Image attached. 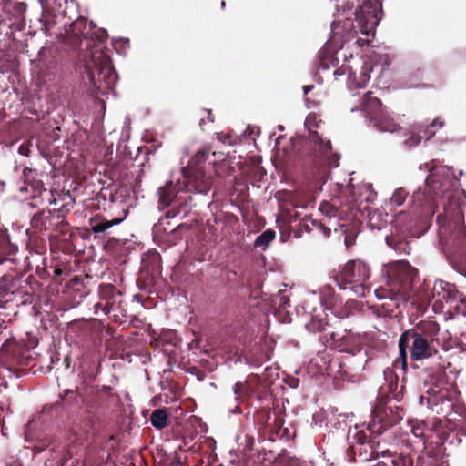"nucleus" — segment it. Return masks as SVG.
Returning <instances> with one entry per match:
<instances>
[{
    "label": "nucleus",
    "mask_w": 466,
    "mask_h": 466,
    "mask_svg": "<svg viewBox=\"0 0 466 466\" xmlns=\"http://www.w3.org/2000/svg\"><path fill=\"white\" fill-rule=\"evenodd\" d=\"M42 8V16L38 19L41 29L47 31V24L52 19L68 18L65 22V42L73 48H80L86 44L83 54L84 79L90 84L93 93L105 94L112 89L117 80L111 57L102 50L99 45L108 37L106 29L99 28L94 31L96 25L86 17L78 15V6L75 0H38ZM52 23H56L53 20Z\"/></svg>",
    "instance_id": "obj_1"
},
{
    "label": "nucleus",
    "mask_w": 466,
    "mask_h": 466,
    "mask_svg": "<svg viewBox=\"0 0 466 466\" xmlns=\"http://www.w3.org/2000/svg\"><path fill=\"white\" fill-rule=\"evenodd\" d=\"M111 390L110 386L105 385L76 387L75 390L66 389L59 392L57 401L43 407L42 413L54 416L65 410L68 414L81 418L90 429H95L96 420L100 417L102 393L108 394Z\"/></svg>",
    "instance_id": "obj_2"
},
{
    "label": "nucleus",
    "mask_w": 466,
    "mask_h": 466,
    "mask_svg": "<svg viewBox=\"0 0 466 466\" xmlns=\"http://www.w3.org/2000/svg\"><path fill=\"white\" fill-rule=\"evenodd\" d=\"M429 175L424 187H420L411 196L412 206L420 210L425 223L432 219L438 210V200L446 198L451 200V190L460 187V179L455 177L451 167L438 166L436 161L425 164Z\"/></svg>",
    "instance_id": "obj_3"
},
{
    "label": "nucleus",
    "mask_w": 466,
    "mask_h": 466,
    "mask_svg": "<svg viewBox=\"0 0 466 466\" xmlns=\"http://www.w3.org/2000/svg\"><path fill=\"white\" fill-rule=\"evenodd\" d=\"M208 159V153L205 149H199L189 160L187 167L181 168L183 180L177 179L174 184L167 181L163 187L157 189L158 206L160 208L169 207L179 192L193 191L201 195H207L212 187V178L208 176L199 166Z\"/></svg>",
    "instance_id": "obj_4"
},
{
    "label": "nucleus",
    "mask_w": 466,
    "mask_h": 466,
    "mask_svg": "<svg viewBox=\"0 0 466 466\" xmlns=\"http://www.w3.org/2000/svg\"><path fill=\"white\" fill-rule=\"evenodd\" d=\"M382 4L381 2H373L372 0H363V5L356 6L354 11L345 13L338 16V20L331 23V29L334 31L336 26H339L342 23L343 29H353L355 32H360L366 35L367 38L358 37L356 43L359 46L368 45L370 36L372 38L375 35V27L378 25L381 19Z\"/></svg>",
    "instance_id": "obj_5"
},
{
    "label": "nucleus",
    "mask_w": 466,
    "mask_h": 466,
    "mask_svg": "<svg viewBox=\"0 0 466 466\" xmlns=\"http://www.w3.org/2000/svg\"><path fill=\"white\" fill-rule=\"evenodd\" d=\"M445 383L444 365L439 364L432 375L428 376L425 380V385H429V388L426 390L427 396L420 395V403L423 405L425 401L432 412L442 415L449 420H456L452 417V415L457 413L453 412V401L449 395Z\"/></svg>",
    "instance_id": "obj_6"
},
{
    "label": "nucleus",
    "mask_w": 466,
    "mask_h": 466,
    "mask_svg": "<svg viewBox=\"0 0 466 466\" xmlns=\"http://www.w3.org/2000/svg\"><path fill=\"white\" fill-rule=\"evenodd\" d=\"M61 201L59 208H44L35 213L30 219L32 228L37 232H49V235L65 234L68 228L66 215L73 208L75 201L69 192L62 197Z\"/></svg>",
    "instance_id": "obj_7"
},
{
    "label": "nucleus",
    "mask_w": 466,
    "mask_h": 466,
    "mask_svg": "<svg viewBox=\"0 0 466 466\" xmlns=\"http://www.w3.org/2000/svg\"><path fill=\"white\" fill-rule=\"evenodd\" d=\"M370 277V266L361 260H350L343 267L341 278L334 282L340 290L349 291L357 297H365L369 288L365 281Z\"/></svg>",
    "instance_id": "obj_8"
},
{
    "label": "nucleus",
    "mask_w": 466,
    "mask_h": 466,
    "mask_svg": "<svg viewBox=\"0 0 466 466\" xmlns=\"http://www.w3.org/2000/svg\"><path fill=\"white\" fill-rule=\"evenodd\" d=\"M359 109L364 113V117L377 131L394 133L400 129L397 119L383 107L377 97L371 96V92L364 95Z\"/></svg>",
    "instance_id": "obj_9"
},
{
    "label": "nucleus",
    "mask_w": 466,
    "mask_h": 466,
    "mask_svg": "<svg viewBox=\"0 0 466 466\" xmlns=\"http://www.w3.org/2000/svg\"><path fill=\"white\" fill-rule=\"evenodd\" d=\"M417 269L407 261L392 264L390 274V285L392 287V302L396 305L405 303L413 289Z\"/></svg>",
    "instance_id": "obj_10"
},
{
    "label": "nucleus",
    "mask_w": 466,
    "mask_h": 466,
    "mask_svg": "<svg viewBox=\"0 0 466 466\" xmlns=\"http://www.w3.org/2000/svg\"><path fill=\"white\" fill-rule=\"evenodd\" d=\"M405 333L409 334L407 337L410 343L412 342L410 346V359L413 361L432 359L433 367L426 369L429 372L428 376L432 375L439 364H443L444 370L450 366V363H445V361L442 360V357L440 355L438 350L421 333L412 329L405 330Z\"/></svg>",
    "instance_id": "obj_11"
},
{
    "label": "nucleus",
    "mask_w": 466,
    "mask_h": 466,
    "mask_svg": "<svg viewBox=\"0 0 466 466\" xmlns=\"http://www.w3.org/2000/svg\"><path fill=\"white\" fill-rule=\"evenodd\" d=\"M304 125L309 129V139L314 143V151L321 158L325 159L329 167H339V155L332 152L330 140L322 138L318 132L311 129V127H319L316 116L312 114L309 115L305 119Z\"/></svg>",
    "instance_id": "obj_12"
},
{
    "label": "nucleus",
    "mask_w": 466,
    "mask_h": 466,
    "mask_svg": "<svg viewBox=\"0 0 466 466\" xmlns=\"http://www.w3.org/2000/svg\"><path fill=\"white\" fill-rule=\"evenodd\" d=\"M301 309L305 314L310 317V320L305 324L307 330L316 333L326 329L328 320L320 296L313 292L305 300Z\"/></svg>",
    "instance_id": "obj_13"
},
{
    "label": "nucleus",
    "mask_w": 466,
    "mask_h": 466,
    "mask_svg": "<svg viewBox=\"0 0 466 466\" xmlns=\"http://www.w3.org/2000/svg\"><path fill=\"white\" fill-rule=\"evenodd\" d=\"M355 432L351 435V428L348 429L346 435L347 441L349 444L348 454L351 457L352 461H356V456L359 457L361 461H370L375 459V456L371 454V451L367 443L368 434L361 429L359 430V426L355 425Z\"/></svg>",
    "instance_id": "obj_14"
},
{
    "label": "nucleus",
    "mask_w": 466,
    "mask_h": 466,
    "mask_svg": "<svg viewBox=\"0 0 466 466\" xmlns=\"http://www.w3.org/2000/svg\"><path fill=\"white\" fill-rule=\"evenodd\" d=\"M391 228L390 235L385 236L386 244L400 255H409L411 247L406 238L411 235L410 226L404 224L400 217L392 222Z\"/></svg>",
    "instance_id": "obj_15"
},
{
    "label": "nucleus",
    "mask_w": 466,
    "mask_h": 466,
    "mask_svg": "<svg viewBox=\"0 0 466 466\" xmlns=\"http://www.w3.org/2000/svg\"><path fill=\"white\" fill-rule=\"evenodd\" d=\"M27 5L24 2H6L2 11L11 23L9 27L13 31L22 32L25 29V13Z\"/></svg>",
    "instance_id": "obj_16"
},
{
    "label": "nucleus",
    "mask_w": 466,
    "mask_h": 466,
    "mask_svg": "<svg viewBox=\"0 0 466 466\" xmlns=\"http://www.w3.org/2000/svg\"><path fill=\"white\" fill-rule=\"evenodd\" d=\"M122 293L113 284H101L98 287V296L107 309L115 311L120 306Z\"/></svg>",
    "instance_id": "obj_17"
},
{
    "label": "nucleus",
    "mask_w": 466,
    "mask_h": 466,
    "mask_svg": "<svg viewBox=\"0 0 466 466\" xmlns=\"http://www.w3.org/2000/svg\"><path fill=\"white\" fill-rule=\"evenodd\" d=\"M232 391L235 395V401L239 403H248L251 397H256L258 401H261L262 398L256 393L255 387L251 386L248 381H237Z\"/></svg>",
    "instance_id": "obj_18"
},
{
    "label": "nucleus",
    "mask_w": 466,
    "mask_h": 466,
    "mask_svg": "<svg viewBox=\"0 0 466 466\" xmlns=\"http://www.w3.org/2000/svg\"><path fill=\"white\" fill-rule=\"evenodd\" d=\"M453 255L461 261L466 259V228H460L451 235Z\"/></svg>",
    "instance_id": "obj_19"
},
{
    "label": "nucleus",
    "mask_w": 466,
    "mask_h": 466,
    "mask_svg": "<svg viewBox=\"0 0 466 466\" xmlns=\"http://www.w3.org/2000/svg\"><path fill=\"white\" fill-rule=\"evenodd\" d=\"M433 289L436 290L440 289L442 290L443 295L442 299L446 300V302H455L460 300L461 303H466V299L461 298V294L455 289V287L449 282L443 281L441 279L435 280Z\"/></svg>",
    "instance_id": "obj_20"
},
{
    "label": "nucleus",
    "mask_w": 466,
    "mask_h": 466,
    "mask_svg": "<svg viewBox=\"0 0 466 466\" xmlns=\"http://www.w3.org/2000/svg\"><path fill=\"white\" fill-rule=\"evenodd\" d=\"M18 247L13 244L8 236L0 240V265L10 262L15 263Z\"/></svg>",
    "instance_id": "obj_21"
},
{
    "label": "nucleus",
    "mask_w": 466,
    "mask_h": 466,
    "mask_svg": "<svg viewBox=\"0 0 466 466\" xmlns=\"http://www.w3.org/2000/svg\"><path fill=\"white\" fill-rule=\"evenodd\" d=\"M319 68L327 70L332 66L336 67L339 65V58L335 56L334 51L330 48V45L327 42L319 52Z\"/></svg>",
    "instance_id": "obj_22"
},
{
    "label": "nucleus",
    "mask_w": 466,
    "mask_h": 466,
    "mask_svg": "<svg viewBox=\"0 0 466 466\" xmlns=\"http://www.w3.org/2000/svg\"><path fill=\"white\" fill-rule=\"evenodd\" d=\"M122 222V218H113L107 220L105 218H92L89 221L90 230L96 235V238H100L108 228Z\"/></svg>",
    "instance_id": "obj_23"
},
{
    "label": "nucleus",
    "mask_w": 466,
    "mask_h": 466,
    "mask_svg": "<svg viewBox=\"0 0 466 466\" xmlns=\"http://www.w3.org/2000/svg\"><path fill=\"white\" fill-rule=\"evenodd\" d=\"M370 71H371L370 66L368 64H365L360 72L359 78H357L356 73L350 72L349 76H348L349 87L352 88L353 86L356 88L365 87L370 79Z\"/></svg>",
    "instance_id": "obj_24"
},
{
    "label": "nucleus",
    "mask_w": 466,
    "mask_h": 466,
    "mask_svg": "<svg viewBox=\"0 0 466 466\" xmlns=\"http://www.w3.org/2000/svg\"><path fill=\"white\" fill-rule=\"evenodd\" d=\"M409 334H406L405 331L401 333L399 339L398 347H399V357L396 360V366L399 362H400L401 369L406 370L408 365V353L407 350L410 347V341L408 339Z\"/></svg>",
    "instance_id": "obj_25"
},
{
    "label": "nucleus",
    "mask_w": 466,
    "mask_h": 466,
    "mask_svg": "<svg viewBox=\"0 0 466 466\" xmlns=\"http://www.w3.org/2000/svg\"><path fill=\"white\" fill-rule=\"evenodd\" d=\"M400 305H396L392 302V305L389 302H384L381 306H370L369 309L372 315L378 318H386L390 316L395 309H398Z\"/></svg>",
    "instance_id": "obj_26"
},
{
    "label": "nucleus",
    "mask_w": 466,
    "mask_h": 466,
    "mask_svg": "<svg viewBox=\"0 0 466 466\" xmlns=\"http://www.w3.org/2000/svg\"><path fill=\"white\" fill-rule=\"evenodd\" d=\"M167 420L168 415L164 409L154 410L150 416V422L152 426L157 430L165 428L167 424Z\"/></svg>",
    "instance_id": "obj_27"
},
{
    "label": "nucleus",
    "mask_w": 466,
    "mask_h": 466,
    "mask_svg": "<svg viewBox=\"0 0 466 466\" xmlns=\"http://www.w3.org/2000/svg\"><path fill=\"white\" fill-rule=\"evenodd\" d=\"M275 238L276 232L273 229H266L256 238L253 246L255 248H262L265 249L270 245Z\"/></svg>",
    "instance_id": "obj_28"
},
{
    "label": "nucleus",
    "mask_w": 466,
    "mask_h": 466,
    "mask_svg": "<svg viewBox=\"0 0 466 466\" xmlns=\"http://www.w3.org/2000/svg\"><path fill=\"white\" fill-rule=\"evenodd\" d=\"M176 213L168 211L164 217H161L157 224L153 226L155 234L167 233V226L170 224L169 219L176 217Z\"/></svg>",
    "instance_id": "obj_29"
},
{
    "label": "nucleus",
    "mask_w": 466,
    "mask_h": 466,
    "mask_svg": "<svg viewBox=\"0 0 466 466\" xmlns=\"http://www.w3.org/2000/svg\"><path fill=\"white\" fill-rule=\"evenodd\" d=\"M408 195L409 193L403 187L395 189L390 198V205L393 208L401 206L407 198Z\"/></svg>",
    "instance_id": "obj_30"
},
{
    "label": "nucleus",
    "mask_w": 466,
    "mask_h": 466,
    "mask_svg": "<svg viewBox=\"0 0 466 466\" xmlns=\"http://www.w3.org/2000/svg\"><path fill=\"white\" fill-rule=\"evenodd\" d=\"M443 126L444 121L441 117H436L434 120H432V122L430 125L425 127L423 130L420 129V132L423 131V136L426 138V140H428L435 135V127H438V128H441Z\"/></svg>",
    "instance_id": "obj_31"
},
{
    "label": "nucleus",
    "mask_w": 466,
    "mask_h": 466,
    "mask_svg": "<svg viewBox=\"0 0 466 466\" xmlns=\"http://www.w3.org/2000/svg\"><path fill=\"white\" fill-rule=\"evenodd\" d=\"M380 214L374 213L370 215L368 225L371 230H382L387 228V221L380 220Z\"/></svg>",
    "instance_id": "obj_32"
},
{
    "label": "nucleus",
    "mask_w": 466,
    "mask_h": 466,
    "mask_svg": "<svg viewBox=\"0 0 466 466\" xmlns=\"http://www.w3.org/2000/svg\"><path fill=\"white\" fill-rule=\"evenodd\" d=\"M387 430V426L385 424H380L376 425L375 423L371 424L369 423L366 427V430H364L368 435L370 436H376L378 438L379 436L382 435Z\"/></svg>",
    "instance_id": "obj_33"
},
{
    "label": "nucleus",
    "mask_w": 466,
    "mask_h": 466,
    "mask_svg": "<svg viewBox=\"0 0 466 466\" xmlns=\"http://www.w3.org/2000/svg\"><path fill=\"white\" fill-rule=\"evenodd\" d=\"M366 444L369 446L371 454L375 456V459H380V441L377 440L376 436L368 435Z\"/></svg>",
    "instance_id": "obj_34"
},
{
    "label": "nucleus",
    "mask_w": 466,
    "mask_h": 466,
    "mask_svg": "<svg viewBox=\"0 0 466 466\" xmlns=\"http://www.w3.org/2000/svg\"><path fill=\"white\" fill-rule=\"evenodd\" d=\"M374 294L376 296V298L379 299V300H384V299H389L390 302L389 303H392V300H391V297H392V288L389 290L385 289H377L375 291H374Z\"/></svg>",
    "instance_id": "obj_35"
},
{
    "label": "nucleus",
    "mask_w": 466,
    "mask_h": 466,
    "mask_svg": "<svg viewBox=\"0 0 466 466\" xmlns=\"http://www.w3.org/2000/svg\"><path fill=\"white\" fill-rule=\"evenodd\" d=\"M393 466H413L412 459L408 455H400L392 459Z\"/></svg>",
    "instance_id": "obj_36"
},
{
    "label": "nucleus",
    "mask_w": 466,
    "mask_h": 466,
    "mask_svg": "<svg viewBox=\"0 0 466 466\" xmlns=\"http://www.w3.org/2000/svg\"><path fill=\"white\" fill-rule=\"evenodd\" d=\"M421 139H422V136L419 135V134H411L409 138H407L403 144L406 146V147L408 148H412V147H415L417 146H419L421 142Z\"/></svg>",
    "instance_id": "obj_37"
},
{
    "label": "nucleus",
    "mask_w": 466,
    "mask_h": 466,
    "mask_svg": "<svg viewBox=\"0 0 466 466\" xmlns=\"http://www.w3.org/2000/svg\"><path fill=\"white\" fill-rule=\"evenodd\" d=\"M118 192H116L115 194H113L111 191H109L107 188H103L100 190V192L98 193V198H101L103 200H106L107 198H109V200L111 202H115L116 200V198H118Z\"/></svg>",
    "instance_id": "obj_38"
},
{
    "label": "nucleus",
    "mask_w": 466,
    "mask_h": 466,
    "mask_svg": "<svg viewBox=\"0 0 466 466\" xmlns=\"http://www.w3.org/2000/svg\"><path fill=\"white\" fill-rule=\"evenodd\" d=\"M100 312L106 316L111 312V309H107L106 305L102 302H97L94 305V313L99 315Z\"/></svg>",
    "instance_id": "obj_39"
},
{
    "label": "nucleus",
    "mask_w": 466,
    "mask_h": 466,
    "mask_svg": "<svg viewBox=\"0 0 466 466\" xmlns=\"http://www.w3.org/2000/svg\"><path fill=\"white\" fill-rule=\"evenodd\" d=\"M258 133H259L258 127H250L249 126H248L246 130L244 131L243 135L245 137H248L251 139L255 140V136H258Z\"/></svg>",
    "instance_id": "obj_40"
},
{
    "label": "nucleus",
    "mask_w": 466,
    "mask_h": 466,
    "mask_svg": "<svg viewBox=\"0 0 466 466\" xmlns=\"http://www.w3.org/2000/svg\"><path fill=\"white\" fill-rule=\"evenodd\" d=\"M350 72H352V71H351V70H350L349 66H345V65H342L340 67L337 68V69L334 71L333 75H334V76H335L336 78H338V76H343V75H345V74H348V75H349V73H350Z\"/></svg>",
    "instance_id": "obj_41"
},
{
    "label": "nucleus",
    "mask_w": 466,
    "mask_h": 466,
    "mask_svg": "<svg viewBox=\"0 0 466 466\" xmlns=\"http://www.w3.org/2000/svg\"><path fill=\"white\" fill-rule=\"evenodd\" d=\"M412 434L419 439H423L424 437V428L420 425L413 426L411 429Z\"/></svg>",
    "instance_id": "obj_42"
},
{
    "label": "nucleus",
    "mask_w": 466,
    "mask_h": 466,
    "mask_svg": "<svg viewBox=\"0 0 466 466\" xmlns=\"http://www.w3.org/2000/svg\"><path fill=\"white\" fill-rule=\"evenodd\" d=\"M286 382L291 389H297L299 384V380L296 377H289Z\"/></svg>",
    "instance_id": "obj_43"
},
{
    "label": "nucleus",
    "mask_w": 466,
    "mask_h": 466,
    "mask_svg": "<svg viewBox=\"0 0 466 466\" xmlns=\"http://www.w3.org/2000/svg\"><path fill=\"white\" fill-rule=\"evenodd\" d=\"M380 458H382L383 461H389V460L394 459L393 454L391 453V451L389 449L380 451Z\"/></svg>",
    "instance_id": "obj_44"
},
{
    "label": "nucleus",
    "mask_w": 466,
    "mask_h": 466,
    "mask_svg": "<svg viewBox=\"0 0 466 466\" xmlns=\"http://www.w3.org/2000/svg\"><path fill=\"white\" fill-rule=\"evenodd\" d=\"M50 445V441H45L44 443H39L34 446L35 452L40 453L44 451Z\"/></svg>",
    "instance_id": "obj_45"
},
{
    "label": "nucleus",
    "mask_w": 466,
    "mask_h": 466,
    "mask_svg": "<svg viewBox=\"0 0 466 466\" xmlns=\"http://www.w3.org/2000/svg\"><path fill=\"white\" fill-rule=\"evenodd\" d=\"M18 153L21 155V156H25V157H29L30 155V149L27 146L25 145H21L18 148Z\"/></svg>",
    "instance_id": "obj_46"
},
{
    "label": "nucleus",
    "mask_w": 466,
    "mask_h": 466,
    "mask_svg": "<svg viewBox=\"0 0 466 466\" xmlns=\"http://www.w3.org/2000/svg\"><path fill=\"white\" fill-rule=\"evenodd\" d=\"M279 307L286 308L287 305H289V298L284 296L281 292H279Z\"/></svg>",
    "instance_id": "obj_47"
},
{
    "label": "nucleus",
    "mask_w": 466,
    "mask_h": 466,
    "mask_svg": "<svg viewBox=\"0 0 466 466\" xmlns=\"http://www.w3.org/2000/svg\"><path fill=\"white\" fill-rule=\"evenodd\" d=\"M393 465H394L393 461L389 460V461H380L373 466H393Z\"/></svg>",
    "instance_id": "obj_48"
},
{
    "label": "nucleus",
    "mask_w": 466,
    "mask_h": 466,
    "mask_svg": "<svg viewBox=\"0 0 466 466\" xmlns=\"http://www.w3.org/2000/svg\"><path fill=\"white\" fill-rule=\"evenodd\" d=\"M445 218L441 214H438L436 217L437 224L441 227L444 224Z\"/></svg>",
    "instance_id": "obj_49"
},
{
    "label": "nucleus",
    "mask_w": 466,
    "mask_h": 466,
    "mask_svg": "<svg viewBox=\"0 0 466 466\" xmlns=\"http://www.w3.org/2000/svg\"><path fill=\"white\" fill-rule=\"evenodd\" d=\"M460 426H461L462 433L464 435H466V413H465V416L462 418V422Z\"/></svg>",
    "instance_id": "obj_50"
},
{
    "label": "nucleus",
    "mask_w": 466,
    "mask_h": 466,
    "mask_svg": "<svg viewBox=\"0 0 466 466\" xmlns=\"http://www.w3.org/2000/svg\"><path fill=\"white\" fill-rule=\"evenodd\" d=\"M314 88V85H307L303 86L304 95H308Z\"/></svg>",
    "instance_id": "obj_51"
},
{
    "label": "nucleus",
    "mask_w": 466,
    "mask_h": 466,
    "mask_svg": "<svg viewBox=\"0 0 466 466\" xmlns=\"http://www.w3.org/2000/svg\"><path fill=\"white\" fill-rule=\"evenodd\" d=\"M121 46L123 48H125L126 46H128V44H129V40L127 38H121L117 41Z\"/></svg>",
    "instance_id": "obj_52"
},
{
    "label": "nucleus",
    "mask_w": 466,
    "mask_h": 466,
    "mask_svg": "<svg viewBox=\"0 0 466 466\" xmlns=\"http://www.w3.org/2000/svg\"><path fill=\"white\" fill-rule=\"evenodd\" d=\"M31 422L28 423L27 425V429H26V431H25V441H30L31 439L33 438V436H31V434L29 433V428L31 427Z\"/></svg>",
    "instance_id": "obj_53"
},
{
    "label": "nucleus",
    "mask_w": 466,
    "mask_h": 466,
    "mask_svg": "<svg viewBox=\"0 0 466 466\" xmlns=\"http://www.w3.org/2000/svg\"><path fill=\"white\" fill-rule=\"evenodd\" d=\"M231 414H241L242 413V410L240 409L239 406H236L234 409L230 410L229 411Z\"/></svg>",
    "instance_id": "obj_54"
},
{
    "label": "nucleus",
    "mask_w": 466,
    "mask_h": 466,
    "mask_svg": "<svg viewBox=\"0 0 466 466\" xmlns=\"http://www.w3.org/2000/svg\"><path fill=\"white\" fill-rule=\"evenodd\" d=\"M204 112L208 115V121L213 122L214 119L211 117V110L210 109H205Z\"/></svg>",
    "instance_id": "obj_55"
},
{
    "label": "nucleus",
    "mask_w": 466,
    "mask_h": 466,
    "mask_svg": "<svg viewBox=\"0 0 466 466\" xmlns=\"http://www.w3.org/2000/svg\"><path fill=\"white\" fill-rule=\"evenodd\" d=\"M353 244V239L350 238L349 237L345 238V245L347 247H350Z\"/></svg>",
    "instance_id": "obj_56"
},
{
    "label": "nucleus",
    "mask_w": 466,
    "mask_h": 466,
    "mask_svg": "<svg viewBox=\"0 0 466 466\" xmlns=\"http://www.w3.org/2000/svg\"><path fill=\"white\" fill-rule=\"evenodd\" d=\"M47 202L50 204V205H57L58 204V200L55 198H48L47 199Z\"/></svg>",
    "instance_id": "obj_57"
},
{
    "label": "nucleus",
    "mask_w": 466,
    "mask_h": 466,
    "mask_svg": "<svg viewBox=\"0 0 466 466\" xmlns=\"http://www.w3.org/2000/svg\"><path fill=\"white\" fill-rule=\"evenodd\" d=\"M51 194H52V192H51V191H48V190H46V189H44V191L41 193V198H46V196H49V195H51Z\"/></svg>",
    "instance_id": "obj_58"
},
{
    "label": "nucleus",
    "mask_w": 466,
    "mask_h": 466,
    "mask_svg": "<svg viewBox=\"0 0 466 466\" xmlns=\"http://www.w3.org/2000/svg\"><path fill=\"white\" fill-rule=\"evenodd\" d=\"M182 227H184V225H183V224H180V225L177 226L175 228L171 229V230L169 231V233H176V232H177V231H178Z\"/></svg>",
    "instance_id": "obj_59"
},
{
    "label": "nucleus",
    "mask_w": 466,
    "mask_h": 466,
    "mask_svg": "<svg viewBox=\"0 0 466 466\" xmlns=\"http://www.w3.org/2000/svg\"><path fill=\"white\" fill-rule=\"evenodd\" d=\"M205 376H206V375H205V373H204V372H199V373L198 374V380H199V381L203 380H204V378H205Z\"/></svg>",
    "instance_id": "obj_60"
},
{
    "label": "nucleus",
    "mask_w": 466,
    "mask_h": 466,
    "mask_svg": "<svg viewBox=\"0 0 466 466\" xmlns=\"http://www.w3.org/2000/svg\"><path fill=\"white\" fill-rule=\"evenodd\" d=\"M323 233L325 236H329L330 234V229L327 227H323Z\"/></svg>",
    "instance_id": "obj_61"
},
{
    "label": "nucleus",
    "mask_w": 466,
    "mask_h": 466,
    "mask_svg": "<svg viewBox=\"0 0 466 466\" xmlns=\"http://www.w3.org/2000/svg\"><path fill=\"white\" fill-rule=\"evenodd\" d=\"M27 205L31 208H34L35 207H37V203H35V202H28Z\"/></svg>",
    "instance_id": "obj_62"
},
{
    "label": "nucleus",
    "mask_w": 466,
    "mask_h": 466,
    "mask_svg": "<svg viewBox=\"0 0 466 466\" xmlns=\"http://www.w3.org/2000/svg\"><path fill=\"white\" fill-rule=\"evenodd\" d=\"M205 122H206L205 118L201 117L200 121H199V126L202 127L205 124Z\"/></svg>",
    "instance_id": "obj_63"
},
{
    "label": "nucleus",
    "mask_w": 466,
    "mask_h": 466,
    "mask_svg": "<svg viewBox=\"0 0 466 466\" xmlns=\"http://www.w3.org/2000/svg\"><path fill=\"white\" fill-rule=\"evenodd\" d=\"M72 281H73V283H76V284H78L80 282V280L77 277H75Z\"/></svg>",
    "instance_id": "obj_64"
}]
</instances>
